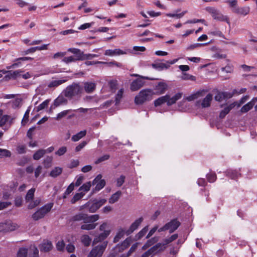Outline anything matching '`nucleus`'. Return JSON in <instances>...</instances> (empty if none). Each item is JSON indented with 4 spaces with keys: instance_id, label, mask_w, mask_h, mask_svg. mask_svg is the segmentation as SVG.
<instances>
[{
    "instance_id": "28",
    "label": "nucleus",
    "mask_w": 257,
    "mask_h": 257,
    "mask_svg": "<svg viewBox=\"0 0 257 257\" xmlns=\"http://www.w3.org/2000/svg\"><path fill=\"white\" fill-rule=\"evenodd\" d=\"M29 257H39V250L35 245H31L29 251Z\"/></svg>"
},
{
    "instance_id": "39",
    "label": "nucleus",
    "mask_w": 257,
    "mask_h": 257,
    "mask_svg": "<svg viewBox=\"0 0 257 257\" xmlns=\"http://www.w3.org/2000/svg\"><path fill=\"white\" fill-rule=\"evenodd\" d=\"M81 242L85 246H89L91 243V239L87 235H83L81 237Z\"/></svg>"
},
{
    "instance_id": "23",
    "label": "nucleus",
    "mask_w": 257,
    "mask_h": 257,
    "mask_svg": "<svg viewBox=\"0 0 257 257\" xmlns=\"http://www.w3.org/2000/svg\"><path fill=\"white\" fill-rule=\"evenodd\" d=\"M110 230H104V232L101 233L98 236L94 238L93 242L97 243L103 240L110 234Z\"/></svg>"
},
{
    "instance_id": "36",
    "label": "nucleus",
    "mask_w": 257,
    "mask_h": 257,
    "mask_svg": "<svg viewBox=\"0 0 257 257\" xmlns=\"http://www.w3.org/2000/svg\"><path fill=\"white\" fill-rule=\"evenodd\" d=\"M45 154V151L44 149H40L38 150L34 155L33 159L35 160H38L43 157Z\"/></svg>"
},
{
    "instance_id": "25",
    "label": "nucleus",
    "mask_w": 257,
    "mask_h": 257,
    "mask_svg": "<svg viewBox=\"0 0 257 257\" xmlns=\"http://www.w3.org/2000/svg\"><path fill=\"white\" fill-rule=\"evenodd\" d=\"M94 222H88L87 223H84V224L81 226V229L86 230L94 229L97 225V223Z\"/></svg>"
},
{
    "instance_id": "42",
    "label": "nucleus",
    "mask_w": 257,
    "mask_h": 257,
    "mask_svg": "<svg viewBox=\"0 0 257 257\" xmlns=\"http://www.w3.org/2000/svg\"><path fill=\"white\" fill-rule=\"evenodd\" d=\"M35 191V188H31L28 191L26 196V200L27 202L31 201L33 199Z\"/></svg>"
},
{
    "instance_id": "35",
    "label": "nucleus",
    "mask_w": 257,
    "mask_h": 257,
    "mask_svg": "<svg viewBox=\"0 0 257 257\" xmlns=\"http://www.w3.org/2000/svg\"><path fill=\"white\" fill-rule=\"evenodd\" d=\"M86 133V131H82L77 133V134L74 135L72 137V140L73 142H77L80 139H81L82 138H83L84 136H85Z\"/></svg>"
},
{
    "instance_id": "19",
    "label": "nucleus",
    "mask_w": 257,
    "mask_h": 257,
    "mask_svg": "<svg viewBox=\"0 0 257 257\" xmlns=\"http://www.w3.org/2000/svg\"><path fill=\"white\" fill-rule=\"evenodd\" d=\"M250 12V8L249 7L245 6L242 7H238L235 8L234 10V13L238 15L242 16H246L249 14Z\"/></svg>"
},
{
    "instance_id": "51",
    "label": "nucleus",
    "mask_w": 257,
    "mask_h": 257,
    "mask_svg": "<svg viewBox=\"0 0 257 257\" xmlns=\"http://www.w3.org/2000/svg\"><path fill=\"white\" fill-rule=\"evenodd\" d=\"M30 109V107H29L25 112L23 118L22 120V125H25L28 122Z\"/></svg>"
},
{
    "instance_id": "48",
    "label": "nucleus",
    "mask_w": 257,
    "mask_h": 257,
    "mask_svg": "<svg viewBox=\"0 0 257 257\" xmlns=\"http://www.w3.org/2000/svg\"><path fill=\"white\" fill-rule=\"evenodd\" d=\"M28 254V250L26 248H20L18 252L17 257H27Z\"/></svg>"
},
{
    "instance_id": "9",
    "label": "nucleus",
    "mask_w": 257,
    "mask_h": 257,
    "mask_svg": "<svg viewBox=\"0 0 257 257\" xmlns=\"http://www.w3.org/2000/svg\"><path fill=\"white\" fill-rule=\"evenodd\" d=\"M17 224L13 222L11 220H6L0 222V231L7 232L15 230L18 228Z\"/></svg>"
},
{
    "instance_id": "52",
    "label": "nucleus",
    "mask_w": 257,
    "mask_h": 257,
    "mask_svg": "<svg viewBox=\"0 0 257 257\" xmlns=\"http://www.w3.org/2000/svg\"><path fill=\"white\" fill-rule=\"evenodd\" d=\"M208 181L210 183L214 182L216 179V176L214 173H210L206 175Z\"/></svg>"
},
{
    "instance_id": "20",
    "label": "nucleus",
    "mask_w": 257,
    "mask_h": 257,
    "mask_svg": "<svg viewBox=\"0 0 257 257\" xmlns=\"http://www.w3.org/2000/svg\"><path fill=\"white\" fill-rule=\"evenodd\" d=\"M96 84L93 82H85L84 83V89L87 93H91L96 88Z\"/></svg>"
},
{
    "instance_id": "12",
    "label": "nucleus",
    "mask_w": 257,
    "mask_h": 257,
    "mask_svg": "<svg viewBox=\"0 0 257 257\" xmlns=\"http://www.w3.org/2000/svg\"><path fill=\"white\" fill-rule=\"evenodd\" d=\"M167 87L168 85L164 80L159 82L155 86L154 90L155 92H154V94L160 95L164 93L167 89Z\"/></svg>"
},
{
    "instance_id": "5",
    "label": "nucleus",
    "mask_w": 257,
    "mask_h": 257,
    "mask_svg": "<svg viewBox=\"0 0 257 257\" xmlns=\"http://www.w3.org/2000/svg\"><path fill=\"white\" fill-rule=\"evenodd\" d=\"M82 87L78 83H73L66 87L64 91V95L67 97H72L80 94L82 92Z\"/></svg>"
},
{
    "instance_id": "30",
    "label": "nucleus",
    "mask_w": 257,
    "mask_h": 257,
    "mask_svg": "<svg viewBox=\"0 0 257 257\" xmlns=\"http://www.w3.org/2000/svg\"><path fill=\"white\" fill-rule=\"evenodd\" d=\"M146 50V48L144 46H134L132 51L128 50L130 51L128 53H132L135 54H140V52H144Z\"/></svg>"
},
{
    "instance_id": "1",
    "label": "nucleus",
    "mask_w": 257,
    "mask_h": 257,
    "mask_svg": "<svg viewBox=\"0 0 257 257\" xmlns=\"http://www.w3.org/2000/svg\"><path fill=\"white\" fill-rule=\"evenodd\" d=\"M182 96V93L178 92L175 94L173 96L171 97L169 95H166L165 96H161L154 101V105L155 106L161 105L165 103H167L168 106H170L180 99Z\"/></svg>"
},
{
    "instance_id": "49",
    "label": "nucleus",
    "mask_w": 257,
    "mask_h": 257,
    "mask_svg": "<svg viewBox=\"0 0 257 257\" xmlns=\"http://www.w3.org/2000/svg\"><path fill=\"white\" fill-rule=\"evenodd\" d=\"M77 60H79L77 58H75L74 56H69L67 57H64L62 59V61L66 64L75 62Z\"/></svg>"
},
{
    "instance_id": "22",
    "label": "nucleus",
    "mask_w": 257,
    "mask_h": 257,
    "mask_svg": "<svg viewBox=\"0 0 257 257\" xmlns=\"http://www.w3.org/2000/svg\"><path fill=\"white\" fill-rule=\"evenodd\" d=\"M213 95L212 94L209 93L202 100L201 102V106L202 107H208L210 106V103L212 100Z\"/></svg>"
},
{
    "instance_id": "32",
    "label": "nucleus",
    "mask_w": 257,
    "mask_h": 257,
    "mask_svg": "<svg viewBox=\"0 0 257 257\" xmlns=\"http://www.w3.org/2000/svg\"><path fill=\"white\" fill-rule=\"evenodd\" d=\"M121 195V192L120 191H118L114 193L109 199V202L113 204L117 201Z\"/></svg>"
},
{
    "instance_id": "56",
    "label": "nucleus",
    "mask_w": 257,
    "mask_h": 257,
    "mask_svg": "<svg viewBox=\"0 0 257 257\" xmlns=\"http://www.w3.org/2000/svg\"><path fill=\"white\" fill-rule=\"evenodd\" d=\"M148 230V226H147L144 227L137 235V237L138 239L142 238L144 236Z\"/></svg>"
},
{
    "instance_id": "37",
    "label": "nucleus",
    "mask_w": 257,
    "mask_h": 257,
    "mask_svg": "<svg viewBox=\"0 0 257 257\" xmlns=\"http://www.w3.org/2000/svg\"><path fill=\"white\" fill-rule=\"evenodd\" d=\"M84 196V193L81 192L80 193H76L73 198L71 200V203L72 204H74L77 201L79 200Z\"/></svg>"
},
{
    "instance_id": "27",
    "label": "nucleus",
    "mask_w": 257,
    "mask_h": 257,
    "mask_svg": "<svg viewBox=\"0 0 257 257\" xmlns=\"http://www.w3.org/2000/svg\"><path fill=\"white\" fill-rule=\"evenodd\" d=\"M98 56L97 54H84L82 53L78 57V59L80 60H85L91 59L95 57H97Z\"/></svg>"
},
{
    "instance_id": "55",
    "label": "nucleus",
    "mask_w": 257,
    "mask_h": 257,
    "mask_svg": "<svg viewBox=\"0 0 257 257\" xmlns=\"http://www.w3.org/2000/svg\"><path fill=\"white\" fill-rule=\"evenodd\" d=\"M40 199H36L33 201H31L28 205V208L29 209H32L38 206L40 203Z\"/></svg>"
},
{
    "instance_id": "57",
    "label": "nucleus",
    "mask_w": 257,
    "mask_h": 257,
    "mask_svg": "<svg viewBox=\"0 0 257 257\" xmlns=\"http://www.w3.org/2000/svg\"><path fill=\"white\" fill-rule=\"evenodd\" d=\"M123 93V89H120V90H118V91L117 92V93L116 95V97H115L116 103H118L119 102L120 99H121V98L122 97Z\"/></svg>"
},
{
    "instance_id": "15",
    "label": "nucleus",
    "mask_w": 257,
    "mask_h": 257,
    "mask_svg": "<svg viewBox=\"0 0 257 257\" xmlns=\"http://www.w3.org/2000/svg\"><path fill=\"white\" fill-rule=\"evenodd\" d=\"M144 84L145 81H144L141 78H138L132 82L130 89L132 91H136L142 87Z\"/></svg>"
},
{
    "instance_id": "58",
    "label": "nucleus",
    "mask_w": 257,
    "mask_h": 257,
    "mask_svg": "<svg viewBox=\"0 0 257 257\" xmlns=\"http://www.w3.org/2000/svg\"><path fill=\"white\" fill-rule=\"evenodd\" d=\"M66 55V52H57L53 55V58L54 59L62 58H63Z\"/></svg>"
},
{
    "instance_id": "62",
    "label": "nucleus",
    "mask_w": 257,
    "mask_h": 257,
    "mask_svg": "<svg viewBox=\"0 0 257 257\" xmlns=\"http://www.w3.org/2000/svg\"><path fill=\"white\" fill-rule=\"evenodd\" d=\"M67 151V148L66 147H62L55 152V154L58 156H62L64 155Z\"/></svg>"
},
{
    "instance_id": "18",
    "label": "nucleus",
    "mask_w": 257,
    "mask_h": 257,
    "mask_svg": "<svg viewBox=\"0 0 257 257\" xmlns=\"http://www.w3.org/2000/svg\"><path fill=\"white\" fill-rule=\"evenodd\" d=\"M53 248V245L50 241H44L39 245V248L41 251L48 252Z\"/></svg>"
},
{
    "instance_id": "17",
    "label": "nucleus",
    "mask_w": 257,
    "mask_h": 257,
    "mask_svg": "<svg viewBox=\"0 0 257 257\" xmlns=\"http://www.w3.org/2000/svg\"><path fill=\"white\" fill-rule=\"evenodd\" d=\"M152 66L153 68L162 71L164 69H167L169 68V64L165 63L159 61H156L152 64Z\"/></svg>"
},
{
    "instance_id": "63",
    "label": "nucleus",
    "mask_w": 257,
    "mask_h": 257,
    "mask_svg": "<svg viewBox=\"0 0 257 257\" xmlns=\"http://www.w3.org/2000/svg\"><path fill=\"white\" fill-rule=\"evenodd\" d=\"M65 247V244L63 240L58 241L56 244V247L58 250H62Z\"/></svg>"
},
{
    "instance_id": "14",
    "label": "nucleus",
    "mask_w": 257,
    "mask_h": 257,
    "mask_svg": "<svg viewBox=\"0 0 257 257\" xmlns=\"http://www.w3.org/2000/svg\"><path fill=\"white\" fill-rule=\"evenodd\" d=\"M128 52H130L128 50H122L120 49H115L114 50L108 49L105 51L104 55L112 57L126 54Z\"/></svg>"
},
{
    "instance_id": "13",
    "label": "nucleus",
    "mask_w": 257,
    "mask_h": 257,
    "mask_svg": "<svg viewBox=\"0 0 257 257\" xmlns=\"http://www.w3.org/2000/svg\"><path fill=\"white\" fill-rule=\"evenodd\" d=\"M144 220V218L141 217L136 219L130 225L129 228L127 229L126 235H130L134 231L138 228L139 226Z\"/></svg>"
},
{
    "instance_id": "29",
    "label": "nucleus",
    "mask_w": 257,
    "mask_h": 257,
    "mask_svg": "<svg viewBox=\"0 0 257 257\" xmlns=\"http://www.w3.org/2000/svg\"><path fill=\"white\" fill-rule=\"evenodd\" d=\"M232 96V94L227 92H219L215 97V99L216 101H220L223 98H230Z\"/></svg>"
},
{
    "instance_id": "31",
    "label": "nucleus",
    "mask_w": 257,
    "mask_h": 257,
    "mask_svg": "<svg viewBox=\"0 0 257 257\" xmlns=\"http://www.w3.org/2000/svg\"><path fill=\"white\" fill-rule=\"evenodd\" d=\"M92 185V183L90 181L87 182L82 185L79 189V191L84 193V195L86 192L89 191L91 185Z\"/></svg>"
},
{
    "instance_id": "43",
    "label": "nucleus",
    "mask_w": 257,
    "mask_h": 257,
    "mask_svg": "<svg viewBox=\"0 0 257 257\" xmlns=\"http://www.w3.org/2000/svg\"><path fill=\"white\" fill-rule=\"evenodd\" d=\"M225 3H227L229 7L231 8L232 11L234 13V9L237 7V0H226Z\"/></svg>"
},
{
    "instance_id": "7",
    "label": "nucleus",
    "mask_w": 257,
    "mask_h": 257,
    "mask_svg": "<svg viewBox=\"0 0 257 257\" xmlns=\"http://www.w3.org/2000/svg\"><path fill=\"white\" fill-rule=\"evenodd\" d=\"M53 205V203H49L40 208L32 215L33 219L38 220L43 218L51 210Z\"/></svg>"
},
{
    "instance_id": "46",
    "label": "nucleus",
    "mask_w": 257,
    "mask_h": 257,
    "mask_svg": "<svg viewBox=\"0 0 257 257\" xmlns=\"http://www.w3.org/2000/svg\"><path fill=\"white\" fill-rule=\"evenodd\" d=\"M11 155V152L10 151L6 149H0V158L10 157Z\"/></svg>"
},
{
    "instance_id": "61",
    "label": "nucleus",
    "mask_w": 257,
    "mask_h": 257,
    "mask_svg": "<svg viewBox=\"0 0 257 257\" xmlns=\"http://www.w3.org/2000/svg\"><path fill=\"white\" fill-rule=\"evenodd\" d=\"M26 148L25 145H19L17 148V151L19 154H22L26 153Z\"/></svg>"
},
{
    "instance_id": "47",
    "label": "nucleus",
    "mask_w": 257,
    "mask_h": 257,
    "mask_svg": "<svg viewBox=\"0 0 257 257\" xmlns=\"http://www.w3.org/2000/svg\"><path fill=\"white\" fill-rule=\"evenodd\" d=\"M180 12V9H177L175 11L174 13L166 14V16L168 17L175 18L176 19H180L181 18V16L179 15V12Z\"/></svg>"
},
{
    "instance_id": "54",
    "label": "nucleus",
    "mask_w": 257,
    "mask_h": 257,
    "mask_svg": "<svg viewBox=\"0 0 257 257\" xmlns=\"http://www.w3.org/2000/svg\"><path fill=\"white\" fill-rule=\"evenodd\" d=\"M177 237H178V234H174L172 235L169 238L165 239L164 243H163V244H165V246H166V245L167 244H168V243L171 242L172 241L176 240L177 238Z\"/></svg>"
},
{
    "instance_id": "21",
    "label": "nucleus",
    "mask_w": 257,
    "mask_h": 257,
    "mask_svg": "<svg viewBox=\"0 0 257 257\" xmlns=\"http://www.w3.org/2000/svg\"><path fill=\"white\" fill-rule=\"evenodd\" d=\"M204 91H198L186 97L185 99L188 101H191L203 96L204 95Z\"/></svg>"
},
{
    "instance_id": "45",
    "label": "nucleus",
    "mask_w": 257,
    "mask_h": 257,
    "mask_svg": "<svg viewBox=\"0 0 257 257\" xmlns=\"http://www.w3.org/2000/svg\"><path fill=\"white\" fill-rule=\"evenodd\" d=\"M157 239L156 238H152L151 239L147 241V242L143 245L142 247V249L143 250L146 249L147 248L153 245L157 241Z\"/></svg>"
},
{
    "instance_id": "26",
    "label": "nucleus",
    "mask_w": 257,
    "mask_h": 257,
    "mask_svg": "<svg viewBox=\"0 0 257 257\" xmlns=\"http://www.w3.org/2000/svg\"><path fill=\"white\" fill-rule=\"evenodd\" d=\"M127 229L125 230L122 228L118 229L116 235L114 237L113 242H117L124 236L126 234Z\"/></svg>"
},
{
    "instance_id": "6",
    "label": "nucleus",
    "mask_w": 257,
    "mask_h": 257,
    "mask_svg": "<svg viewBox=\"0 0 257 257\" xmlns=\"http://www.w3.org/2000/svg\"><path fill=\"white\" fill-rule=\"evenodd\" d=\"M205 10L211 15L214 19L219 21L226 22L227 23H229L228 17L220 13V12L215 8L207 7L205 8Z\"/></svg>"
},
{
    "instance_id": "59",
    "label": "nucleus",
    "mask_w": 257,
    "mask_h": 257,
    "mask_svg": "<svg viewBox=\"0 0 257 257\" xmlns=\"http://www.w3.org/2000/svg\"><path fill=\"white\" fill-rule=\"evenodd\" d=\"M20 72L21 71L20 70H16L13 72H9L8 76L11 78H15L18 76H21Z\"/></svg>"
},
{
    "instance_id": "24",
    "label": "nucleus",
    "mask_w": 257,
    "mask_h": 257,
    "mask_svg": "<svg viewBox=\"0 0 257 257\" xmlns=\"http://www.w3.org/2000/svg\"><path fill=\"white\" fill-rule=\"evenodd\" d=\"M166 246H165V244H163L161 243H158L149 249L151 251V252L153 253V254H155L158 252L159 251L164 250Z\"/></svg>"
},
{
    "instance_id": "2",
    "label": "nucleus",
    "mask_w": 257,
    "mask_h": 257,
    "mask_svg": "<svg viewBox=\"0 0 257 257\" xmlns=\"http://www.w3.org/2000/svg\"><path fill=\"white\" fill-rule=\"evenodd\" d=\"M154 95V91L151 89H144L142 90L135 98V103L137 105H141L144 102L152 99Z\"/></svg>"
},
{
    "instance_id": "53",
    "label": "nucleus",
    "mask_w": 257,
    "mask_h": 257,
    "mask_svg": "<svg viewBox=\"0 0 257 257\" xmlns=\"http://www.w3.org/2000/svg\"><path fill=\"white\" fill-rule=\"evenodd\" d=\"M50 102L49 99H47L40 104L37 107V111H39L48 106Z\"/></svg>"
},
{
    "instance_id": "50",
    "label": "nucleus",
    "mask_w": 257,
    "mask_h": 257,
    "mask_svg": "<svg viewBox=\"0 0 257 257\" xmlns=\"http://www.w3.org/2000/svg\"><path fill=\"white\" fill-rule=\"evenodd\" d=\"M10 116L8 115H4L0 117V126H2L9 121Z\"/></svg>"
},
{
    "instance_id": "11",
    "label": "nucleus",
    "mask_w": 257,
    "mask_h": 257,
    "mask_svg": "<svg viewBox=\"0 0 257 257\" xmlns=\"http://www.w3.org/2000/svg\"><path fill=\"white\" fill-rule=\"evenodd\" d=\"M92 184L95 185V187L93 190V192H97L103 188L105 185V181L102 179V175H98L96 178L93 180Z\"/></svg>"
},
{
    "instance_id": "64",
    "label": "nucleus",
    "mask_w": 257,
    "mask_h": 257,
    "mask_svg": "<svg viewBox=\"0 0 257 257\" xmlns=\"http://www.w3.org/2000/svg\"><path fill=\"white\" fill-rule=\"evenodd\" d=\"M76 179V182L75 183V185L76 186H79L82 183V182L84 180V177L83 176L80 175V176H77Z\"/></svg>"
},
{
    "instance_id": "38",
    "label": "nucleus",
    "mask_w": 257,
    "mask_h": 257,
    "mask_svg": "<svg viewBox=\"0 0 257 257\" xmlns=\"http://www.w3.org/2000/svg\"><path fill=\"white\" fill-rule=\"evenodd\" d=\"M226 175L232 179H236L239 176L240 174L236 170H228L227 172Z\"/></svg>"
},
{
    "instance_id": "60",
    "label": "nucleus",
    "mask_w": 257,
    "mask_h": 257,
    "mask_svg": "<svg viewBox=\"0 0 257 257\" xmlns=\"http://www.w3.org/2000/svg\"><path fill=\"white\" fill-rule=\"evenodd\" d=\"M109 86L112 91H114L117 88V81L116 80H111L108 83Z\"/></svg>"
},
{
    "instance_id": "4",
    "label": "nucleus",
    "mask_w": 257,
    "mask_h": 257,
    "mask_svg": "<svg viewBox=\"0 0 257 257\" xmlns=\"http://www.w3.org/2000/svg\"><path fill=\"white\" fill-rule=\"evenodd\" d=\"M99 218L98 214H94L89 215L85 213H79L74 215L72 218L73 221H83V223H87L88 222H95Z\"/></svg>"
},
{
    "instance_id": "3",
    "label": "nucleus",
    "mask_w": 257,
    "mask_h": 257,
    "mask_svg": "<svg viewBox=\"0 0 257 257\" xmlns=\"http://www.w3.org/2000/svg\"><path fill=\"white\" fill-rule=\"evenodd\" d=\"M106 202V199H100L98 200H90L86 204L80 207V210H82L85 208H88L89 211L91 213L95 212L101 206Z\"/></svg>"
},
{
    "instance_id": "44",
    "label": "nucleus",
    "mask_w": 257,
    "mask_h": 257,
    "mask_svg": "<svg viewBox=\"0 0 257 257\" xmlns=\"http://www.w3.org/2000/svg\"><path fill=\"white\" fill-rule=\"evenodd\" d=\"M253 106V103L249 101V102H248L241 107L240 111L241 112L243 113L246 112L248 111L249 110H250Z\"/></svg>"
},
{
    "instance_id": "16",
    "label": "nucleus",
    "mask_w": 257,
    "mask_h": 257,
    "mask_svg": "<svg viewBox=\"0 0 257 257\" xmlns=\"http://www.w3.org/2000/svg\"><path fill=\"white\" fill-rule=\"evenodd\" d=\"M131 242V238H127L120 244H117L114 250L117 251L118 252H121L130 245Z\"/></svg>"
},
{
    "instance_id": "8",
    "label": "nucleus",
    "mask_w": 257,
    "mask_h": 257,
    "mask_svg": "<svg viewBox=\"0 0 257 257\" xmlns=\"http://www.w3.org/2000/svg\"><path fill=\"white\" fill-rule=\"evenodd\" d=\"M107 245V241H104L102 244L97 245L90 252L87 257H101Z\"/></svg>"
},
{
    "instance_id": "33",
    "label": "nucleus",
    "mask_w": 257,
    "mask_h": 257,
    "mask_svg": "<svg viewBox=\"0 0 257 257\" xmlns=\"http://www.w3.org/2000/svg\"><path fill=\"white\" fill-rule=\"evenodd\" d=\"M66 81V80H64V79L55 80H53V81H52L51 82H50L49 83L48 86L50 88L56 87H57V86H59L60 85L64 83Z\"/></svg>"
},
{
    "instance_id": "34",
    "label": "nucleus",
    "mask_w": 257,
    "mask_h": 257,
    "mask_svg": "<svg viewBox=\"0 0 257 257\" xmlns=\"http://www.w3.org/2000/svg\"><path fill=\"white\" fill-rule=\"evenodd\" d=\"M62 168L57 167L54 168L50 173V176L52 177H56L61 174Z\"/></svg>"
},
{
    "instance_id": "40",
    "label": "nucleus",
    "mask_w": 257,
    "mask_h": 257,
    "mask_svg": "<svg viewBox=\"0 0 257 257\" xmlns=\"http://www.w3.org/2000/svg\"><path fill=\"white\" fill-rule=\"evenodd\" d=\"M207 44V43H195L193 44L190 45L186 48V51H192L194 50L195 49L200 47L202 46H205Z\"/></svg>"
},
{
    "instance_id": "10",
    "label": "nucleus",
    "mask_w": 257,
    "mask_h": 257,
    "mask_svg": "<svg viewBox=\"0 0 257 257\" xmlns=\"http://www.w3.org/2000/svg\"><path fill=\"white\" fill-rule=\"evenodd\" d=\"M180 225V222L176 220H173L166 224L163 227L158 229L159 232L169 230L170 233L174 232Z\"/></svg>"
},
{
    "instance_id": "41",
    "label": "nucleus",
    "mask_w": 257,
    "mask_h": 257,
    "mask_svg": "<svg viewBox=\"0 0 257 257\" xmlns=\"http://www.w3.org/2000/svg\"><path fill=\"white\" fill-rule=\"evenodd\" d=\"M181 78L182 80H191V81H195L196 78L195 76L191 75L189 74L183 72L182 73V75L181 76Z\"/></svg>"
}]
</instances>
